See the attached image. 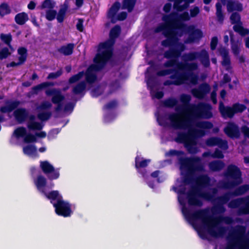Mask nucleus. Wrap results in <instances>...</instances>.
<instances>
[{
    "label": "nucleus",
    "mask_w": 249,
    "mask_h": 249,
    "mask_svg": "<svg viewBox=\"0 0 249 249\" xmlns=\"http://www.w3.org/2000/svg\"><path fill=\"white\" fill-rule=\"evenodd\" d=\"M161 19L163 23L156 27L154 32L159 33L162 32L163 35L166 37L161 42V46L164 47L175 45L179 41V38L184 35H188L184 41L186 44L198 41L203 36V32L200 29L184 23L190 20L189 14L187 11L180 14L172 12L169 14L163 15Z\"/></svg>",
    "instance_id": "1"
},
{
    "label": "nucleus",
    "mask_w": 249,
    "mask_h": 249,
    "mask_svg": "<svg viewBox=\"0 0 249 249\" xmlns=\"http://www.w3.org/2000/svg\"><path fill=\"white\" fill-rule=\"evenodd\" d=\"M212 106L208 104H201L194 107L193 111L185 115V120L182 122L181 126L190 127L193 124L200 129H210L213 127V124L209 121L196 122V119L203 118L209 119L213 117L211 111Z\"/></svg>",
    "instance_id": "2"
},
{
    "label": "nucleus",
    "mask_w": 249,
    "mask_h": 249,
    "mask_svg": "<svg viewBox=\"0 0 249 249\" xmlns=\"http://www.w3.org/2000/svg\"><path fill=\"white\" fill-rule=\"evenodd\" d=\"M172 126L176 129H188L187 133L178 132L175 141L179 143H184V145L186 142H188L192 139H196L201 138L205 135L204 130L196 129L194 127V125L192 124L190 127L181 126L182 122L185 120V118L182 119L180 115L176 113H172L169 115L168 117Z\"/></svg>",
    "instance_id": "3"
},
{
    "label": "nucleus",
    "mask_w": 249,
    "mask_h": 249,
    "mask_svg": "<svg viewBox=\"0 0 249 249\" xmlns=\"http://www.w3.org/2000/svg\"><path fill=\"white\" fill-rule=\"evenodd\" d=\"M46 198L50 200L57 215L68 217L72 214L71 204L63 200L62 196L59 194L58 191L53 190L49 192L46 195Z\"/></svg>",
    "instance_id": "4"
},
{
    "label": "nucleus",
    "mask_w": 249,
    "mask_h": 249,
    "mask_svg": "<svg viewBox=\"0 0 249 249\" xmlns=\"http://www.w3.org/2000/svg\"><path fill=\"white\" fill-rule=\"evenodd\" d=\"M207 218L209 224L208 225H205L204 228L207 229L211 236L215 238L223 236L226 231L225 227L222 226L217 228V231L215 230V228L219 223H224L227 225H231L234 222L233 219L229 216H219L213 217L209 215L207 213Z\"/></svg>",
    "instance_id": "5"
},
{
    "label": "nucleus",
    "mask_w": 249,
    "mask_h": 249,
    "mask_svg": "<svg viewBox=\"0 0 249 249\" xmlns=\"http://www.w3.org/2000/svg\"><path fill=\"white\" fill-rule=\"evenodd\" d=\"M197 68L198 65L196 63L179 62L177 59L175 68L160 70L157 72V75L158 76H164L171 73H176L178 77L184 81V79L187 78L188 71L196 70Z\"/></svg>",
    "instance_id": "6"
},
{
    "label": "nucleus",
    "mask_w": 249,
    "mask_h": 249,
    "mask_svg": "<svg viewBox=\"0 0 249 249\" xmlns=\"http://www.w3.org/2000/svg\"><path fill=\"white\" fill-rule=\"evenodd\" d=\"M242 172L234 164H230L224 173L227 181L223 182L222 187L225 189H230L238 186L243 182Z\"/></svg>",
    "instance_id": "7"
},
{
    "label": "nucleus",
    "mask_w": 249,
    "mask_h": 249,
    "mask_svg": "<svg viewBox=\"0 0 249 249\" xmlns=\"http://www.w3.org/2000/svg\"><path fill=\"white\" fill-rule=\"evenodd\" d=\"M182 213L193 226H195L196 221L198 219L201 220L204 228L205 225H208L209 224L207 218L208 211L206 209L198 210L191 213L190 211L185 206H183L182 208Z\"/></svg>",
    "instance_id": "8"
},
{
    "label": "nucleus",
    "mask_w": 249,
    "mask_h": 249,
    "mask_svg": "<svg viewBox=\"0 0 249 249\" xmlns=\"http://www.w3.org/2000/svg\"><path fill=\"white\" fill-rule=\"evenodd\" d=\"M200 157H196L192 158L180 157L178 162L181 168H187L188 172L193 174L196 171H202L204 166L202 164Z\"/></svg>",
    "instance_id": "9"
},
{
    "label": "nucleus",
    "mask_w": 249,
    "mask_h": 249,
    "mask_svg": "<svg viewBox=\"0 0 249 249\" xmlns=\"http://www.w3.org/2000/svg\"><path fill=\"white\" fill-rule=\"evenodd\" d=\"M113 55V51L103 50L98 51L93 58L94 64H91L97 70L101 71L104 68L107 62Z\"/></svg>",
    "instance_id": "10"
},
{
    "label": "nucleus",
    "mask_w": 249,
    "mask_h": 249,
    "mask_svg": "<svg viewBox=\"0 0 249 249\" xmlns=\"http://www.w3.org/2000/svg\"><path fill=\"white\" fill-rule=\"evenodd\" d=\"M40 167L49 180H53L59 178L60 176L59 169H55L48 161H41Z\"/></svg>",
    "instance_id": "11"
},
{
    "label": "nucleus",
    "mask_w": 249,
    "mask_h": 249,
    "mask_svg": "<svg viewBox=\"0 0 249 249\" xmlns=\"http://www.w3.org/2000/svg\"><path fill=\"white\" fill-rule=\"evenodd\" d=\"M169 47H170L169 49L165 51L163 53L164 57L166 59H178L185 49V45L178 41L175 45Z\"/></svg>",
    "instance_id": "12"
},
{
    "label": "nucleus",
    "mask_w": 249,
    "mask_h": 249,
    "mask_svg": "<svg viewBox=\"0 0 249 249\" xmlns=\"http://www.w3.org/2000/svg\"><path fill=\"white\" fill-rule=\"evenodd\" d=\"M150 162V159H144L139 156H137L135 159V167L145 181L149 177L148 173L146 169L142 168L146 167Z\"/></svg>",
    "instance_id": "13"
},
{
    "label": "nucleus",
    "mask_w": 249,
    "mask_h": 249,
    "mask_svg": "<svg viewBox=\"0 0 249 249\" xmlns=\"http://www.w3.org/2000/svg\"><path fill=\"white\" fill-rule=\"evenodd\" d=\"M5 105L0 107V113H10L13 111L20 105V101L18 100H6L4 102ZM5 119L3 116L0 114V124L4 122Z\"/></svg>",
    "instance_id": "14"
},
{
    "label": "nucleus",
    "mask_w": 249,
    "mask_h": 249,
    "mask_svg": "<svg viewBox=\"0 0 249 249\" xmlns=\"http://www.w3.org/2000/svg\"><path fill=\"white\" fill-rule=\"evenodd\" d=\"M223 131L228 137L232 139H239L241 135L239 126L234 122H228Z\"/></svg>",
    "instance_id": "15"
},
{
    "label": "nucleus",
    "mask_w": 249,
    "mask_h": 249,
    "mask_svg": "<svg viewBox=\"0 0 249 249\" xmlns=\"http://www.w3.org/2000/svg\"><path fill=\"white\" fill-rule=\"evenodd\" d=\"M120 3L119 1H115L108 9L107 17L108 19H110V21H108L105 23V25L106 27H109L110 26V23L114 24L117 22L116 15L117 12L120 9Z\"/></svg>",
    "instance_id": "16"
},
{
    "label": "nucleus",
    "mask_w": 249,
    "mask_h": 249,
    "mask_svg": "<svg viewBox=\"0 0 249 249\" xmlns=\"http://www.w3.org/2000/svg\"><path fill=\"white\" fill-rule=\"evenodd\" d=\"M200 192L198 188H194L192 190L190 191L187 194L188 199V203L190 206H196L201 207L203 205L201 200L199 199L198 196V193Z\"/></svg>",
    "instance_id": "17"
},
{
    "label": "nucleus",
    "mask_w": 249,
    "mask_h": 249,
    "mask_svg": "<svg viewBox=\"0 0 249 249\" xmlns=\"http://www.w3.org/2000/svg\"><path fill=\"white\" fill-rule=\"evenodd\" d=\"M45 94L47 96H52L51 101L53 104H58L65 100V96L61 91L56 89H47L45 90Z\"/></svg>",
    "instance_id": "18"
},
{
    "label": "nucleus",
    "mask_w": 249,
    "mask_h": 249,
    "mask_svg": "<svg viewBox=\"0 0 249 249\" xmlns=\"http://www.w3.org/2000/svg\"><path fill=\"white\" fill-rule=\"evenodd\" d=\"M191 100V97L190 95L182 94L180 97L181 102L183 104L182 107H177L176 108L177 111H183V110H191L193 111L194 107H191L192 106L190 104V102ZM194 106V107H195Z\"/></svg>",
    "instance_id": "19"
},
{
    "label": "nucleus",
    "mask_w": 249,
    "mask_h": 249,
    "mask_svg": "<svg viewBox=\"0 0 249 249\" xmlns=\"http://www.w3.org/2000/svg\"><path fill=\"white\" fill-rule=\"evenodd\" d=\"M13 114L16 121L21 124L28 118L29 113L25 108H17L14 110Z\"/></svg>",
    "instance_id": "20"
},
{
    "label": "nucleus",
    "mask_w": 249,
    "mask_h": 249,
    "mask_svg": "<svg viewBox=\"0 0 249 249\" xmlns=\"http://www.w3.org/2000/svg\"><path fill=\"white\" fill-rule=\"evenodd\" d=\"M34 182L37 189L46 197V195L48 194L44 190V188L46 186L47 183L46 178L43 175H38Z\"/></svg>",
    "instance_id": "21"
},
{
    "label": "nucleus",
    "mask_w": 249,
    "mask_h": 249,
    "mask_svg": "<svg viewBox=\"0 0 249 249\" xmlns=\"http://www.w3.org/2000/svg\"><path fill=\"white\" fill-rule=\"evenodd\" d=\"M227 9L229 13L234 11L242 12L243 10V5L238 0H228Z\"/></svg>",
    "instance_id": "22"
},
{
    "label": "nucleus",
    "mask_w": 249,
    "mask_h": 249,
    "mask_svg": "<svg viewBox=\"0 0 249 249\" xmlns=\"http://www.w3.org/2000/svg\"><path fill=\"white\" fill-rule=\"evenodd\" d=\"M219 110L221 116L225 119L232 118L235 115L232 107L225 106L222 102L219 103Z\"/></svg>",
    "instance_id": "23"
},
{
    "label": "nucleus",
    "mask_w": 249,
    "mask_h": 249,
    "mask_svg": "<svg viewBox=\"0 0 249 249\" xmlns=\"http://www.w3.org/2000/svg\"><path fill=\"white\" fill-rule=\"evenodd\" d=\"M94 71H99L97 70L94 67L90 65L85 72L86 81L90 84L94 83L97 78V75L93 72Z\"/></svg>",
    "instance_id": "24"
},
{
    "label": "nucleus",
    "mask_w": 249,
    "mask_h": 249,
    "mask_svg": "<svg viewBox=\"0 0 249 249\" xmlns=\"http://www.w3.org/2000/svg\"><path fill=\"white\" fill-rule=\"evenodd\" d=\"M198 58L202 65L205 68H208L210 66V61L209 54L205 49H202L198 52Z\"/></svg>",
    "instance_id": "25"
},
{
    "label": "nucleus",
    "mask_w": 249,
    "mask_h": 249,
    "mask_svg": "<svg viewBox=\"0 0 249 249\" xmlns=\"http://www.w3.org/2000/svg\"><path fill=\"white\" fill-rule=\"evenodd\" d=\"M210 178L207 175H201L199 176L196 179V183L197 187L201 189L202 188H205L208 186L210 183Z\"/></svg>",
    "instance_id": "26"
},
{
    "label": "nucleus",
    "mask_w": 249,
    "mask_h": 249,
    "mask_svg": "<svg viewBox=\"0 0 249 249\" xmlns=\"http://www.w3.org/2000/svg\"><path fill=\"white\" fill-rule=\"evenodd\" d=\"M169 76L170 79L173 80H167L163 82V85L169 86L171 85L179 86L184 83V81L177 76L176 73H171Z\"/></svg>",
    "instance_id": "27"
},
{
    "label": "nucleus",
    "mask_w": 249,
    "mask_h": 249,
    "mask_svg": "<svg viewBox=\"0 0 249 249\" xmlns=\"http://www.w3.org/2000/svg\"><path fill=\"white\" fill-rule=\"evenodd\" d=\"M232 196H234L232 192H227L223 195L214 198L213 202L216 204L224 205L227 203Z\"/></svg>",
    "instance_id": "28"
},
{
    "label": "nucleus",
    "mask_w": 249,
    "mask_h": 249,
    "mask_svg": "<svg viewBox=\"0 0 249 249\" xmlns=\"http://www.w3.org/2000/svg\"><path fill=\"white\" fill-rule=\"evenodd\" d=\"M74 48V44L72 43L67 44V45L61 46L57 49V51L61 54L65 56L70 55L72 54L73 49Z\"/></svg>",
    "instance_id": "29"
},
{
    "label": "nucleus",
    "mask_w": 249,
    "mask_h": 249,
    "mask_svg": "<svg viewBox=\"0 0 249 249\" xmlns=\"http://www.w3.org/2000/svg\"><path fill=\"white\" fill-rule=\"evenodd\" d=\"M54 85V83L52 82H44L34 86L32 88V90L34 94H37L40 90L49 87H53Z\"/></svg>",
    "instance_id": "30"
},
{
    "label": "nucleus",
    "mask_w": 249,
    "mask_h": 249,
    "mask_svg": "<svg viewBox=\"0 0 249 249\" xmlns=\"http://www.w3.org/2000/svg\"><path fill=\"white\" fill-rule=\"evenodd\" d=\"M23 153L29 156H36L37 155V148L34 144H28L23 147Z\"/></svg>",
    "instance_id": "31"
},
{
    "label": "nucleus",
    "mask_w": 249,
    "mask_h": 249,
    "mask_svg": "<svg viewBox=\"0 0 249 249\" xmlns=\"http://www.w3.org/2000/svg\"><path fill=\"white\" fill-rule=\"evenodd\" d=\"M86 82L84 81H81L73 87L72 92L75 95L81 94L86 90Z\"/></svg>",
    "instance_id": "32"
},
{
    "label": "nucleus",
    "mask_w": 249,
    "mask_h": 249,
    "mask_svg": "<svg viewBox=\"0 0 249 249\" xmlns=\"http://www.w3.org/2000/svg\"><path fill=\"white\" fill-rule=\"evenodd\" d=\"M224 163L221 160H214L209 163L210 169L213 172L220 171L224 167Z\"/></svg>",
    "instance_id": "33"
},
{
    "label": "nucleus",
    "mask_w": 249,
    "mask_h": 249,
    "mask_svg": "<svg viewBox=\"0 0 249 249\" xmlns=\"http://www.w3.org/2000/svg\"><path fill=\"white\" fill-rule=\"evenodd\" d=\"M246 227L242 225H237L234 231L233 234L238 240H242L245 236Z\"/></svg>",
    "instance_id": "34"
},
{
    "label": "nucleus",
    "mask_w": 249,
    "mask_h": 249,
    "mask_svg": "<svg viewBox=\"0 0 249 249\" xmlns=\"http://www.w3.org/2000/svg\"><path fill=\"white\" fill-rule=\"evenodd\" d=\"M28 19V16L25 12L18 13L15 17V22L20 25H24Z\"/></svg>",
    "instance_id": "35"
},
{
    "label": "nucleus",
    "mask_w": 249,
    "mask_h": 249,
    "mask_svg": "<svg viewBox=\"0 0 249 249\" xmlns=\"http://www.w3.org/2000/svg\"><path fill=\"white\" fill-rule=\"evenodd\" d=\"M115 41L112 39L109 38V39L101 43L99 45L98 47V51L100 52L101 49H104V50H112V47L115 44Z\"/></svg>",
    "instance_id": "36"
},
{
    "label": "nucleus",
    "mask_w": 249,
    "mask_h": 249,
    "mask_svg": "<svg viewBox=\"0 0 249 249\" xmlns=\"http://www.w3.org/2000/svg\"><path fill=\"white\" fill-rule=\"evenodd\" d=\"M249 191V184H244L236 188L232 192L234 196H240Z\"/></svg>",
    "instance_id": "37"
},
{
    "label": "nucleus",
    "mask_w": 249,
    "mask_h": 249,
    "mask_svg": "<svg viewBox=\"0 0 249 249\" xmlns=\"http://www.w3.org/2000/svg\"><path fill=\"white\" fill-rule=\"evenodd\" d=\"M230 40L231 43V49L233 53L235 56L238 55L240 52V49L238 46V42L235 41L233 35L231 33H230Z\"/></svg>",
    "instance_id": "38"
},
{
    "label": "nucleus",
    "mask_w": 249,
    "mask_h": 249,
    "mask_svg": "<svg viewBox=\"0 0 249 249\" xmlns=\"http://www.w3.org/2000/svg\"><path fill=\"white\" fill-rule=\"evenodd\" d=\"M196 139H192L188 142H186L184 145L185 147L187 149L188 152L190 154H195L197 153L198 149L194 145L196 144Z\"/></svg>",
    "instance_id": "39"
},
{
    "label": "nucleus",
    "mask_w": 249,
    "mask_h": 249,
    "mask_svg": "<svg viewBox=\"0 0 249 249\" xmlns=\"http://www.w3.org/2000/svg\"><path fill=\"white\" fill-rule=\"evenodd\" d=\"M136 3V0H123L122 9H127L128 12H131L134 9Z\"/></svg>",
    "instance_id": "40"
},
{
    "label": "nucleus",
    "mask_w": 249,
    "mask_h": 249,
    "mask_svg": "<svg viewBox=\"0 0 249 249\" xmlns=\"http://www.w3.org/2000/svg\"><path fill=\"white\" fill-rule=\"evenodd\" d=\"M121 33V28L118 25L114 26L110 31L109 38L115 41V39L119 37Z\"/></svg>",
    "instance_id": "41"
},
{
    "label": "nucleus",
    "mask_w": 249,
    "mask_h": 249,
    "mask_svg": "<svg viewBox=\"0 0 249 249\" xmlns=\"http://www.w3.org/2000/svg\"><path fill=\"white\" fill-rule=\"evenodd\" d=\"M18 54L19 55L18 58V60L24 63L28 56L27 49L24 47H20L18 49Z\"/></svg>",
    "instance_id": "42"
},
{
    "label": "nucleus",
    "mask_w": 249,
    "mask_h": 249,
    "mask_svg": "<svg viewBox=\"0 0 249 249\" xmlns=\"http://www.w3.org/2000/svg\"><path fill=\"white\" fill-rule=\"evenodd\" d=\"M216 7V16L218 21L220 23H223L224 19V15L222 11V6L220 2H217Z\"/></svg>",
    "instance_id": "43"
},
{
    "label": "nucleus",
    "mask_w": 249,
    "mask_h": 249,
    "mask_svg": "<svg viewBox=\"0 0 249 249\" xmlns=\"http://www.w3.org/2000/svg\"><path fill=\"white\" fill-rule=\"evenodd\" d=\"M238 213L239 215L249 214V196L246 198L245 205L239 208Z\"/></svg>",
    "instance_id": "44"
},
{
    "label": "nucleus",
    "mask_w": 249,
    "mask_h": 249,
    "mask_svg": "<svg viewBox=\"0 0 249 249\" xmlns=\"http://www.w3.org/2000/svg\"><path fill=\"white\" fill-rule=\"evenodd\" d=\"M197 52H193L184 54L182 56L183 61L188 62V61H194L198 58Z\"/></svg>",
    "instance_id": "45"
},
{
    "label": "nucleus",
    "mask_w": 249,
    "mask_h": 249,
    "mask_svg": "<svg viewBox=\"0 0 249 249\" xmlns=\"http://www.w3.org/2000/svg\"><path fill=\"white\" fill-rule=\"evenodd\" d=\"M27 132V130L25 127L23 126H19L13 132V135L17 139H19L20 138L24 137L25 135H26Z\"/></svg>",
    "instance_id": "46"
},
{
    "label": "nucleus",
    "mask_w": 249,
    "mask_h": 249,
    "mask_svg": "<svg viewBox=\"0 0 249 249\" xmlns=\"http://www.w3.org/2000/svg\"><path fill=\"white\" fill-rule=\"evenodd\" d=\"M11 12V9L8 4L3 2L0 4V16H4L10 14Z\"/></svg>",
    "instance_id": "47"
},
{
    "label": "nucleus",
    "mask_w": 249,
    "mask_h": 249,
    "mask_svg": "<svg viewBox=\"0 0 249 249\" xmlns=\"http://www.w3.org/2000/svg\"><path fill=\"white\" fill-rule=\"evenodd\" d=\"M234 114L237 113H241L244 112L247 108L245 105L240 104L239 103H236L231 106Z\"/></svg>",
    "instance_id": "48"
},
{
    "label": "nucleus",
    "mask_w": 249,
    "mask_h": 249,
    "mask_svg": "<svg viewBox=\"0 0 249 249\" xmlns=\"http://www.w3.org/2000/svg\"><path fill=\"white\" fill-rule=\"evenodd\" d=\"M85 75V72L83 71L78 72L77 74L73 75L68 80L69 84H74L78 82Z\"/></svg>",
    "instance_id": "49"
},
{
    "label": "nucleus",
    "mask_w": 249,
    "mask_h": 249,
    "mask_svg": "<svg viewBox=\"0 0 249 249\" xmlns=\"http://www.w3.org/2000/svg\"><path fill=\"white\" fill-rule=\"evenodd\" d=\"M245 201L243 198H238L231 200L228 204V207L230 208H238Z\"/></svg>",
    "instance_id": "50"
},
{
    "label": "nucleus",
    "mask_w": 249,
    "mask_h": 249,
    "mask_svg": "<svg viewBox=\"0 0 249 249\" xmlns=\"http://www.w3.org/2000/svg\"><path fill=\"white\" fill-rule=\"evenodd\" d=\"M27 127L29 129L34 130H41L43 128V125L40 123L35 121L29 122Z\"/></svg>",
    "instance_id": "51"
},
{
    "label": "nucleus",
    "mask_w": 249,
    "mask_h": 249,
    "mask_svg": "<svg viewBox=\"0 0 249 249\" xmlns=\"http://www.w3.org/2000/svg\"><path fill=\"white\" fill-rule=\"evenodd\" d=\"M163 106L168 108H173L178 104V101L174 98H169L163 101Z\"/></svg>",
    "instance_id": "52"
},
{
    "label": "nucleus",
    "mask_w": 249,
    "mask_h": 249,
    "mask_svg": "<svg viewBox=\"0 0 249 249\" xmlns=\"http://www.w3.org/2000/svg\"><path fill=\"white\" fill-rule=\"evenodd\" d=\"M23 141L26 143H35L37 142V138L35 134L34 135L27 132L26 135H25L23 138Z\"/></svg>",
    "instance_id": "53"
},
{
    "label": "nucleus",
    "mask_w": 249,
    "mask_h": 249,
    "mask_svg": "<svg viewBox=\"0 0 249 249\" xmlns=\"http://www.w3.org/2000/svg\"><path fill=\"white\" fill-rule=\"evenodd\" d=\"M198 193V196L202 197L207 201H213V195L210 192H202L200 189V192Z\"/></svg>",
    "instance_id": "54"
},
{
    "label": "nucleus",
    "mask_w": 249,
    "mask_h": 249,
    "mask_svg": "<svg viewBox=\"0 0 249 249\" xmlns=\"http://www.w3.org/2000/svg\"><path fill=\"white\" fill-rule=\"evenodd\" d=\"M189 80L190 82L193 85H196L198 83V76L194 74L192 72L188 71L187 78L184 79V82L185 81Z\"/></svg>",
    "instance_id": "55"
},
{
    "label": "nucleus",
    "mask_w": 249,
    "mask_h": 249,
    "mask_svg": "<svg viewBox=\"0 0 249 249\" xmlns=\"http://www.w3.org/2000/svg\"><path fill=\"white\" fill-rule=\"evenodd\" d=\"M52 115L51 111L42 112L38 113L37 118L41 121H46L50 119Z\"/></svg>",
    "instance_id": "56"
},
{
    "label": "nucleus",
    "mask_w": 249,
    "mask_h": 249,
    "mask_svg": "<svg viewBox=\"0 0 249 249\" xmlns=\"http://www.w3.org/2000/svg\"><path fill=\"white\" fill-rule=\"evenodd\" d=\"M230 18L232 24H235L241 22V16L237 12H233L231 14Z\"/></svg>",
    "instance_id": "57"
},
{
    "label": "nucleus",
    "mask_w": 249,
    "mask_h": 249,
    "mask_svg": "<svg viewBox=\"0 0 249 249\" xmlns=\"http://www.w3.org/2000/svg\"><path fill=\"white\" fill-rule=\"evenodd\" d=\"M54 6L55 2L52 0H45L42 2L41 5L42 9L49 8V9H52Z\"/></svg>",
    "instance_id": "58"
},
{
    "label": "nucleus",
    "mask_w": 249,
    "mask_h": 249,
    "mask_svg": "<svg viewBox=\"0 0 249 249\" xmlns=\"http://www.w3.org/2000/svg\"><path fill=\"white\" fill-rule=\"evenodd\" d=\"M57 15L56 11L52 9L47 10L46 12L45 17L49 21H52L53 20Z\"/></svg>",
    "instance_id": "59"
},
{
    "label": "nucleus",
    "mask_w": 249,
    "mask_h": 249,
    "mask_svg": "<svg viewBox=\"0 0 249 249\" xmlns=\"http://www.w3.org/2000/svg\"><path fill=\"white\" fill-rule=\"evenodd\" d=\"M118 103L117 100L114 99L107 103L104 105L103 108L104 109H111L116 108L118 106Z\"/></svg>",
    "instance_id": "60"
},
{
    "label": "nucleus",
    "mask_w": 249,
    "mask_h": 249,
    "mask_svg": "<svg viewBox=\"0 0 249 249\" xmlns=\"http://www.w3.org/2000/svg\"><path fill=\"white\" fill-rule=\"evenodd\" d=\"M198 88L204 96L208 93L211 90V87L210 85L206 83L200 84Z\"/></svg>",
    "instance_id": "61"
},
{
    "label": "nucleus",
    "mask_w": 249,
    "mask_h": 249,
    "mask_svg": "<svg viewBox=\"0 0 249 249\" xmlns=\"http://www.w3.org/2000/svg\"><path fill=\"white\" fill-rule=\"evenodd\" d=\"M219 137H211L208 139L206 141L207 145L209 146H217L219 140Z\"/></svg>",
    "instance_id": "62"
},
{
    "label": "nucleus",
    "mask_w": 249,
    "mask_h": 249,
    "mask_svg": "<svg viewBox=\"0 0 249 249\" xmlns=\"http://www.w3.org/2000/svg\"><path fill=\"white\" fill-rule=\"evenodd\" d=\"M52 104L49 101H44L42 102L39 106L37 107V109L40 110H44L51 108Z\"/></svg>",
    "instance_id": "63"
},
{
    "label": "nucleus",
    "mask_w": 249,
    "mask_h": 249,
    "mask_svg": "<svg viewBox=\"0 0 249 249\" xmlns=\"http://www.w3.org/2000/svg\"><path fill=\"white\" fill-rule=\"evenodd\" d=\"M10 54L11 53L7 47L3 48L0 50V60L7 58Z\"/></svg>",
    "instance_id": "64"
}]
</instances>
